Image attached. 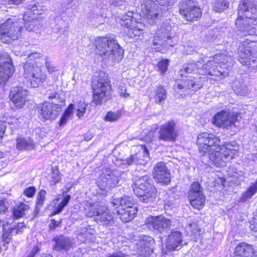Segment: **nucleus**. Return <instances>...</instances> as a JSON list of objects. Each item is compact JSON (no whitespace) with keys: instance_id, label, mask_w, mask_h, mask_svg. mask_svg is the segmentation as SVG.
<instances>
[{"instance_id":"obj_36","label":"nucleus","mask_w":257,"mask_h":257,"mask_svg":"<svg viewBox=\"0 0 257 257\" xmlns=\"http://www.w3.org/2000/svg\"><path fill=\"white\" fill-rule=\"evenodd\" d=\"M30 209L29 205L24 203H20L19 204H16L13 209V215L16 218H19L25 214L26 211Z\"/></svg>"},{"instance_id":"obj_49","label":"nucleus","mask_w":257,"mask_h":257,"mask_svg":"<svg viewBox=\"0 0 257 257\" xmlns=\"http://www.w3.org/2000/svg\"><path fill=\"white\" fill-rule=\"evenodd\" d=\"M249 227L252 231L257 232V212L250 221Z\"/></svg>"},{"instance_id":"obj_60","label":"nucleus","mask_w":257,"mask_h":257,"mask_svg":"<svg viewBox=\"0 0 257 257\" xmlns=\"http://www.w3.org/2000/svg\"><path fill=\"white\" fill-rule=\"evenodd\" d=\"M40 207H38V205H36V207L33 211V218H35L38 215Z\"/></svg>"},{"instance_id":"obj_2","label":"nucleus","mask_w":257,"mask_h":257,"mask_svg":"<svg viewBox=\"0 0 257 257\" xmlns=\"http://www.w3.org/2000/svg\"><path fill=\"white\" fill-rule=\"evenodd\" d=\"M235 27L241 32H249L257 26V0H241L237 8Z\"/></svg>"},{"instance_id":"obj_14","label":"nucleus","mask_w":257,"mask_h":257,"mask_svg":"<svg viewBox=\"0 0 257 257\" xmlns=\"http://www.w3.org/2000/svg\"><path fill=\"white\" fill-rule=\"evenodd\" d=\"M61 110L59 104L44 101L38 107V112L41 119L45 121L55 119Z\"/></svg>"},{"instance_id":"obj_26","label":"nucleus","mask_w":257,"mask_h":257,"mask_svg":"<svg viewBox=\"0 0 257 257\" xmlns=\"http://www.w3.org/2000/svg\"><path fill=\"white\" fill-rule=\"evenodd\" d=\"M167 97V91L165 86L158 85L154 90V94L150 99H154L156 104L162 105Z\"/></svg>"},{"instance_id":"obj_32","label":"nucleus","mask_w":257,"mask_h":257,"mask_svg":"<svg viewBox=\"0 0 257 257\" xmlns=\"http://www.w3.org/2000/svg\"><path fill=\"white\" fill-rule=\"evenodd\" d=\"M100 214H98L96 217L95 221H99L103 225H108L113 222V217L109 210L105 206V209L103 211H100Z\"/></svg>"},{"instance_id":"obj_52","label":"nucleus","mask_w":257,"mask_h":257,"mask_svg":"<svg viewBox=\"0 0 257 257\" xmlns=\"http://www.w3.org/2000/svg\"><path fill=\"white\" fill-rule=\"evenodd\" d=\"M73 107L74 105L72 103L69 104L65 110L64 113H63V115L69 118L72 113Z\"/></svg>"},{"instance_id":"obj_23","label":"nucleus","mask_w":257,"mask_h":257,"mask_svg":"<svg viewBox=\"0 0 257 257\" xmlns=\"http://www.w3.org/2000/svg\"><path fill=\"white\" fill-rule=\"evenodd\" d=\"M111 204L115 208L129 209L131 208H137L134 207V201L129 196H124L120 198H112Z\"/></svg>"},{"instance_id":"obj_33","label":"nucleus","mask_w":257,"mask_h":257,"mask_svg":"<svg viewBox=\"0 0 257 257\" xmlns=\"http://www.w3.org/2000/svg\"><path fill=\"white\" fill-rule=\"evenodd\" d=\"M72 187V184H71L70 186H66L65 190L63 192V196H64V198L62 201L59 203V204L54 209L55 214H58L60 213L64 208L68 204L69 202V200L71 198V196L70 195H64L65 193L68 192Z\"/></svg>"},{"instance_id":"obj_51","label":"nucleus","mask_w":257,"mask_h":257,"mask_svg":"<svg viewBox=\"0 0 257 257\" xmlns=\"http://www.w3.org/2000/svg\"><path fill=\"white\" fill-rule=\"evenodd\" d=\"M188 229L189 230L192 234H195L199 230L198 225L195 222L190 223L188 227Z\"/></svg>"},{"instance_id":"obj_25","label":"nucleus","mask_w":257,"mask_h":257,"mask_svg":"<svg viewBox=\"0 0 257 257\" xmlns=\"http://www.w3.org/2000/svg\"><path fill=\"white\" fill-rule=\"evenodd\" d=\"M25 227V225L23 222H20L18 223H15L13 226H11V227L7 229L6 228V225L5 224H3V237L4 239V241L7 243L9 242V241L11 240L10 236L12 233L15 232L16 234H17L19 233H21L23 232V229Z\"/></svg>"},{"instance_id":"obj_31","label":"nucleus","mask_w":257,"mask_h":257,"mask_svg":"<svg viewBox=\"0 0 257 257\" xmlns=\"http://www.w3.org/2000/svg\"><path fill=\"white\" fill-rule=\"evenodd\" d=\"M118 215H120V218L125 222H128L134 219L135 215L138 212L137 208H131L129 209H118L117 211Z\"/></svg>"},{"instance_id":"obj_40","label":"nucleus","mask_w":257,"mask_h":257,"mask_svg":"<svg viewBox=\"0 0 257 257\" xmlns=\"http://www.w3.org/2000/svg\"><path fill=\"white\" fill-rule=\"evenodd\" d=\"M32 146L31 143L24 138H20L17 140V148L19 150H27Z\"/></svg>"},{"instance_id":"obj_63","label":"nucleus","mask_w":257,"mask_h":257,"mask_svg":"<svg viewBox=\"0 0 257 257\" xmlns=\"http://www.w3.org/2000/svg\"><path fill=\"white\" fill-rule=\"evenodd\" d=\"M184 71L187 73H190L192 71V69H191L189 67H186L184 68Z\"/></svg>"},{"instance_id":"obj_64","label":"nucleus","mask_w":257,"mask_h":257,"mask_svg":"<svg viewBox=\"0 0 257 257\" xmlns=\"http://www.w3.org/2000/svg\"><path fill=\"white\" fill-rule=\"evenodd\" d=\"M48 70L49 72L52 73L55 71L54 68L53 67H48Z\"/></svg>"},{"instance_id":"obj_47","label":"nucleus","mask_w":257,"mask_h":257,"mask_svg":"<svg viewBox=\"0 0 257 257\" xmlns=\"http://www.w3.org/2000/svg\"><path fill=\"white\" fill-rule=\"evenodd\" d=\"M119 95L122 98H127L130 96V93L126 92V88L124 85H119L118 87Z\"/></svg>"},{"instance_id":"obj_19","label":"nucleus","mask_w":257,"mask_h":257,"mask_svg":"<svg viewBox=\"0 0 257 257\" xmlns=\"http://www.w3.org/2000/svg\"><path fill=\"white\" fill-rule=\"evenodd\" d=\"M153 175L155 180L158 183L167 185L171 181L169 171L164 162L158 163L155 165Z\"/></svg>"},{"instance_id":"obj_12","label":"nucleus","mask_w":257,"mask_h":257,"mask_svg":"<svg viewBox=\"0 0 257 257\" xmlns=\"http://www.w3.org/2000/svg\"><path fill=\"white\" fill-rule=\"evenodd\" d=\"M182 79L176 80L177 88L182 90L186 94H192L202 87L200 78H195L181 74Z\"/></svg>"},{"instance_id":"obj_22","label":"nucleus","mask_w":257,"mask_h":257,"mask_svg":"<svg viewBox=\"0 0 257 257\" xmlns=\"http://www.w3.org/2000/svg\"><path fill=\"white\" fill-rule=\"evenodd\" d=\"M182 233L178 231H172L168 236L166 247L170 250H178L181 247Z\"/></svg>"},{"instance_id":"obj_42","label":"nucleus","mask_w":257,"mask_h":257,"mask_svg":"<svg viewBox=\"0 0 257 257\" xmlns=\"http://www.w3.org/2000/svg\"><path fill=\"white\" fill-rule=\"evenodd\" d=\"M87 104L84 101H79L77 104V109L76 110V115L78 117L80 118L83 116L85 113Z\"/></svg>"},{"instance_id":"obj_11","label":"nucleus","mask_w":257,"mask_h":257,"mask_svg":"<svg viewBox=\"0 0 257 257\" xmlns=\"http://www.w3.org/2000/svg\"><path fill=\"white\" fill-rule=\"evenodd\" d=\"M119 173L117 170L111 171L109 168L102 169L98 179V186L102 190L115 187L119 182Z\"/></svg>"},{"instance_id":"obj_39","label":"nucleus","mask_w":257,"mask_h":257,"mask_svg":"<svg viewBox=\"0 0 257 257\" xmlns=\"http://www.w3.org/2000/svg\"><path fill=\"white\" fill-rule=\"evenodd\" d=\"M202 193L203 190L200 184L198 182H194L191 186V189L189 192L188 198H194V194H197L198 193Z\"/></svg>"},{"instance_id":"obj_57","label":"nucleus","mask_w":257,"mask_h":257,"mask_svg":"<svg viewBox=\"0 0 257 257\" xmlns=\"http://www.w3.org/2000/svg\"><path fill=\"white\" fill-rule=\"evenodd\" d=\"M68 118H69V117H66V116L62 114L61 117L60 118V119L58 122L59 125L60 126H63V125H64L65 124H66Z\"/></svg>"},{"instance_id":"obj_41","label":"nucleus","mask_w":257,"mask_h":257,"mask_svg":"<svg viewBox=\"0 0 257 257\" xmlns=\"http://www.w3.org/2000/svg\"><path fill=\"white\" fill-rule=\"evenodd\" d=\"M120 117V114L119 112L109 111L104 116V120L106 121L113 122L117 121Z\"/></svg>"},{"instance_id":"obj_5","label":"nucleus","mask_w":257,"mask_h":257,"mask_svg":"<svg viewBox=\"0 0 257 257\" xmlns=\"http://www.w3.org/2000/svg\"><path fill=\"white\" fill-rule=\"evenodd\" d=\"M196 144L199 152L202 155L208 154L209 158H211L220 150L221 140L212 133L204 132L198 135Z\"/></svg>"},{"instance_id":"obj_17","label":"nucleus","mask_w":257,"mask_h":257,"mask_svg":"<svg viewBox=\"0 0 257 257\" xmlns=\"http://www.w3.org/2000/svg\"><path fill=\"white\" fill-rule=\"evenodd\" d=\"M139 184V187L134 188V192L139 198L140 201L144 203L153 202L157 196L156 188L152 184H147V186L141 183Z\"/></svg>"},{"instance_id":"obj_53","label":"nucleus","mask_w":257,"mask_h":257,"mask_svg":"<svg viewBox=\"0 0 257 257\" xmlns=\"http://www.w3.org/2000/svg\"><path fill=\"white\" fill-rule=\"evenodd\" d=\"M6 130V126L5 124V122L0 120V142H1L4 137Z\"/></svg>"},{"instance_id":"obj_48","label":"nucleus","mask_w":257,"mask_h":257,"mask_svg":"<svg viewBox=\"0 0 257 257\" xmlns=\"http://www.w3.org/2000/svg\"><path fill=\"white\" fill-rule=\"evenodd\" d=\"M149 177L148 176L146 175L143 176L142 178H140L139 180L136 181L134 188L139 187L140 186L139 183L145 186H147V184H151L149 182Z\"/></svg>"},{"instance_id":"obj_6","label":"nucleus","mask_w":257,"mask_h":257,"mask_svg":"<svg viewBox=\"0 0 257 257\" xmlns=\"http://www.w3.org/2000/svg\"><path fill=\"white\" fill-rule=\"evenodd\" d=\"M24 27L19 20L9 18L0 24V41L6 44H12L19 39Z\"/></svg>"},{"instance_id":"obj_16","label":"nucleus","mask_w":257,"mask_h":257,"mask_svg":"<svg viewBox=\"0 0 257 257\" xmlns=\"http://www.w3.org/2000/svg\"><path fill=\"white\" fill-rule=\"evenodd\" d=\"M146 225L149 229L162 233L170 228L171 221L162 215L152 216L146 220Z\"/></svg>"},{"instance_id":"obj_35","label":"nucleus","mask_w":257,"mask_h":257,"mask_svg":"<svg viewBox=\"0 0 257 257\" xmlns=\"http://www.w3.org/2000/svg\"><path fill=\"white\" fill-rule=\"evenodd\" d=\"M229 7L228 0H214L212 4V10L216 13H221L227 10Z\"/></svg>"},{"instance_id":"obj_44","label":"nucleus","mask_w":257,"mask_h":257,"mask_svg":"<svg viewBox=\"0 0 257 257\" xmlns=\"http://www.w3.org/2000/svg\"><path fill=\"white\" fill-rule=\"evenodd\" d=\"M46 192L44 190H41L37 196V205L38 207H42L45 200Z\"/></svg>"},{"instance_id":"obj_38","label":"nucleus","mask_w":257,"mask_h":257,"mask_svg":"<svg viewBox=\"0 0 257 257\" xmlns=\"http://www.w3.org/2000/svg\"><path fill=\"white\" fill-rule=\"evenodd\" d=\"M37 7L36 5H34L32 6L31 9L29 10V11L26 12L24 16H23V20L25 22V24H27V22L28 21L29 22L32 23L33 21L36 20L37 19L35 18V16H33L31 18V16L32 15H39V13H34V12L37 10Z\"/></svg>"},{"instance_id":"obj_3","label":"nucleus","mask_w":257,"mask_h":257,"mask_svg":"<svg viewBox=\"0 0 257 257\" xmlns=\"http://www.w3.org/2000/svg\"><path fill=\"white\" fill-rule=\"evenodd\" d=\"M95 53L101 57L111 56L114 61L119 62L123 57V51L115 37L106 35L96 37L94 40Z\"/></svg>"},{"instance_id":"obj_24","label":"nucleus","mask_w":257,"mask_h":257,"mask_svg":"<svg viewBox=\"0 0 257 257\" xmlns=\"http://www.w3.org/2000/svg\"><path fill=\"white\" fill-rule=\"evenodd\" d=\"M53 240L55 242L54 249L57 251H67L72 247L71 240L69 237L64 235H60L56 236L53 239Z\"/></svg>"},{"instance_id":"obj_8","label":"nucleus","mask_w":257,"mask_h":257,"mask_svg":"<svg viewBox=\"0 0 257 257\" xmlns=\"http://www.w3.org/2000/svg\"><path fill=\"white\" fill-rule=\"evenodd\" d=\"M241 118L240 112L222 109L215 113L211 122L216 127L228 129L232 126L235 127L236 123L238 122Z\"/></svg>"},{"instance_id":"obj_62","label":"nucleus","mask_w":257,"mask_h":257,"mask_svg":"<svg viewBox=\"0 0 257 257\" xmlns=\"http://www.w3.org/2000/svg\"><path fill=\"white\" fill-rule=\"evenodd\" d=\"M142 148L144 149V152L145 153V154L149 156V151L147 149L146 146L144 145L142 146Z\"/></svg>"},{"instance_id":"obj_34","label":"nucleus","mask_w":257,"mask_h":257,"mask_svg":"<svg viewBox=\"0 0 257 257\" xmlns=\"http://www.w3.org/2000/svg\"><path fill=\"white\" fill-rule=\"evenodd\" d=\"M194 195V198H189L190 204L194 208L199 209L204 205L205 201V196L203 192H199Z\"/></svg>"},{"instance_id":"obj_56","label":"nucleus","mask_w":257,"mask_h":257,"mask_svg":"<svg viewBox=\"0 0 257 257\" xmlns=\"http://www.w3.org/2000/svg\"><path fill=\"white\" fill-rule=\"evenodd\" d=\"M8 208L3 200H0V213H5L7 211Z\"/></svg>"},{"instance_id":"obj_28","label":"nucleus","mask_w":257,"mask_h":257,"mask_svg":"<svg viewBox=\"0 0 257 257\" xmlns=\"http://www.w3.org/2000/svg\"><path fill=\"white\" fill-rule=\"evenodd\" d=\"M253 253L252 246L245 243H240L235 248V255L236 257H250Z\"/></svg>"},{"instance_id":"obj_58","label":"nucleus","mask_w":257,"mask_h":257,"mask_svg":"<svg viewBox=\"0 0 257 257\" xmlns=\"http://www.w3.org/2000/svg\"><path fill=\"white\" fill-rule=\"evenodd\" d=\"M39 251V248L38 246L35 247L31 251L30 253L28 255V257H34L35 255Z\"/></svg>"},{"instance_id":"obj_20","label":"nucleus","mask_w":257,"mask_h":257,"mask_svg":"<svg viewBox=\"0 0 257 257\" xmlns=\"http://www.w3.org/2000/svg\"><path fill=\"white\" fill-rule=\"evenodd\" d=\"M154 243V239L153 237L143 236L135 243L137 252L143 256L149 255L153 252L152 246Z\"/></svg>"},{"instance_id":"obj_61","label":"nucleus","mask_w":257,"mask_h":257,"mask_svg":"<svg viewBox=\"0 0 257 257\" xmlns=\"http://www.w3.org/2000/svg\"><path fill=\"white\" fill-rule=\"evenodd\" d=\"M247 59V58H246V57H241L240 56L238 60V61L242 64H244V63H246V59Z\"/></svg>"},{"instance_id":"obj_21","label":"nucleus","mask_w":257,"mask_h":257,"mask_svg":"<svg viewBox=\"0 0 257 257\" xmlns=\"http://www.w3.org/2000/svg\"><path fill=\"white\" fill-rule=\"evenodd\" d=\"M171 30V25H163L160 29L155 33L153 36V45L155 46L160 45L165 38L171 40L172 39Z\"/></svg>"},{"instance_id":"obj_37","label":"nucleus","mask_w":257,"mask_h":257,"mask_svg":"<svg viewBox=\"0 0 257 257\" xmlns=\"http://www.w3.org/2000/svg\"><path fill=\"white\" fill-rule=\"evenodd\" d=\"M170 62L168 58H162L158 61L156 66L161 75H164L167 72Z\"/></svg>"},{"instance_id":"obj_15","label":"nucleus","mask_w":257,"mask_h":257,"mask_svg":"<svg viewBox=\"0 0 257 257\" xmlns=\"http://www.w3.org/2000/svg\"><path fill=\"white\" fill-rule=\"evenodd\" d=\"M121 26L127 29L125 30V33L130 38L138 40L141 39V37H143L145 28L144 24L135 20H125L123 21Z\"/></svg>"},{"instance_id":"obj_27","label":"nucleus","mask_w":257,"mask_h":257,"mask_svg":"<svg viewBox=\"0 0 257 257\" xmlns=\"http://www.w3.org/2000/svg\"><path fill=\"white\" fill-rule=\"evenodd\" d=\"M161 13V9L156 8L155 7H148L145 6L144 8L142 9V17L146 19L148 21H155L157 19Z\"/></svg>"},{"instance_id":"obj_43","label":"nucleus","mask_w":257,"mask_h":257,"mask_svg":"<svg viewBox=\"0 0 257 257\" xmlns=\"http://www.w3.org/2000/svg\"><path fill=\"white\" fill-rule=\"evenodd\" d=\"M257 192V180L254 183H253L244 194V197L246 198H249L254 195Z\"/></svg>"},{"instance_id":"obj_9","label":"nucleus","mask_w":257,"mask_h":257,"mask_svg":"<svg viewBox=\"0 0 257 257\" xmlns=\"http://www.w3.org/2000/svg\"><path fill=\"white\" fill-rule=\"evenodd\" d=\"M214 58L217 61H208L207 65L209 67L207 74L208 75L218 77L220 79H224L228 75L229 66L227 64V56L221 54L215 55Z\"/></svg>"},{"instance_id":"obj_4","label":"nucleus","mask_w":257,"mask_h":257,"mask_svg":"<svg viewBox=\"0 0 257 257\" xmlns=\"http://www.w3.org/2000/svg\"><path fill=\"white\" fill-rule=\"evenodd\" d=\"M40 58L39 53H32L24 65V77L26 82L33 88L39 87L46 81L47 78L41 67L37 65Z\"/></svg>"},{"instance_id":"obj_46","label":"nucleus","mask_w":257,"mask_h":257,"mask_svg":"<svg viewBox=\"0 0 257 257\" xmlns=\"http://www.w3.org/2000/svg\"><path fill=\"white\" fill-rule=\"evenodd\" d=\"M51 177L52 178V182L54 183V185L61 180V178L60 174H59V171L57 169V168L56 169L52 168Z\"/></svg>"},{"instance_id":"obj_1","label":"nucleus","mask_w":257,"mask_h":257,"mask_svg":"<svg viewBox=\"0 0 257 257\" xmlns=\"http://www.w3.org/2000/svg\"><path fill=\"white\" fill-rule=\"evenodd\" d=\"M91 102L95 106H100L110 100L113 91L110 77L108 73L99 70L91 80Z\"/></svg>"},{"instance_id":"obj_59","label":"nucleus","mask_w":257,"mask_h":257,"mask_svg":"<svg viewBox=\"0 0 257 257\" xmlns=\"http://www.w3.org/2000/svg\"><path fill=\"white\" fill-rule=\"evenodd\" d=\"M59 225V222L56 221L55 219H52L51 220V224L50 227L51 229H54L55 227Z\"/></svg>"},{"instance_id":"obj_18","label":"nucleus","mask_w":257,"mask_h":257,"mask_svg":"<svg viewBox=\"0 0 257 257\" xmlns=\"http://www.w3.org/2000/svg\"><path fill=\"white\" fill-rule=\"evenodd\" d=\"M28 91L22 87L16 86L10 91L9 98L17 108H22L27 101Z\"/></svg>"},{"instance_id":"obj_45","label":"nucleus","mask_w":257,"mask_h":257,"mask_svg":"<svg viewBox=\"0 0 257 257\" xmlns=\"http://www.w3.org/2000/svg\"><path fill=\"white\" fill-rule=\"evenodd\" d=\"M3 5L19 6L23 4L27 0H1Z\"/></svg>"},{"instance_id":"obj_55","label":"nucleus","mask_w":257,"mask_h":257,"mask_svg":"<svg viewBox=\"0 0 257 257\" xmlns=\"http://www.w3.org/2000/svg\"><path fill=\"white\" fill-rule=\"evenodd\" d=\"M106 257H126V255L121 251H118L108 254Z\"/></svg>"},{"instance_id":"obj_10","label":"nucleus","mask_w":257,"mask_h":257,"mask_svg":"<svg viewBox=\"0 0 257 257\" xmlns=\"http://www.w3.org/2000/svg\"><path fill=\"white\" fill-rule=\"evenodd\" d=\"M179 135L176 122L174 120H169L160 126L158 139L164 142L174 143Z\"/></svg>"},{"instance_id":"obj_13","label":"nucleus","mask_w":257,"mask_h":257,"mask_svg":"<svg viewBox=\"0 0 257 257\" xmlns=\"http://www.w3.org/2000/svg\"><path fill=\"white\" fill-rule=\"evenodd\" d=\"M14 67L8 52L0 53V84L5 83L12 76Z\"/></svg>"},{"instance_id":"obj_50","label":"nucleus","mask_w":257,"mask_h":257,"mask_svg":"<svg viewBox=\"0 0 257 257\" xmlns=\"http://www.w3.org/2000/svg\"><path fill=\"white\" fill-rule=\"evenodd\" d=\"M36 192V189L33 186H30L25 189L24 193L28 197H32Z\"/></svg>"},{"instance_id":"obj_29","label":"nucleus","mask_w":257,"mask_h":257,"mask_svg":"<svg viewBox=\"0 0 257 257\" xmlns=\"http://www.w3.org/2000/svg\"><path fill=\"white\" fill-rule=\"evenodd\" d=\"M235 152V150L229 149L221 144L220 150L218 152L214 154L212 157L215 159L218 158L221 160L223 158L227 160H232L234 158Z\"/></svg>"},{"instance_id":"obj_54","label":"nucleus","mask_w":257,"mask_h":257,"mask_svg":"<svg viewBox=\"0 0 257 257\" xmlns=\"http://www.w3.org/2000/svg\"><path fill=\"white\" fill-rule=\"evenodd\" d=\"M211 164L210 166L211 168H213V166L216 167L218 168H221L226 166V162H211Z\"/></svg>"},{"instance_id":"obj_30","label":"nucleus","mask_w":257,"mask_h":257,"mask_svg":"<svg viewBox=\"0 0 257 257\" xmlns=\"http://www.w3.org/2000/svg\"><path fill=\"white\" fill-rule=\"evenodd\" d=\"M105 209L104 206L99 205L98 202L88 203L85 208V214L87 216L94 217V220L98 214H100V211H103Z\"/></svg>"},{"instance_id":"obj_7","label":"nucleus","mask_w":257,"mask_h":257,"mask_svg":"<svg viewBox=\"0 0 257 257\" xmlns=\"http://www.w3.org/2000/svg\"><path fill=\"white\" fill-rule=\"evenodd\" d=\"M178 8L179 14L188 23L198 21L202 17L203 10L197 0H182L179 2Z\"/></svg>"}]
</instances>
